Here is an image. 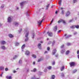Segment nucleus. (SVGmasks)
I'll return each mask as SVG.
<instances>
[{
    "instance_id": "nucleus-1",
    "label": "nucleus",
    "mask_w": 79,
    "mask_h": 79,
    "mask_svg": "<svg viewBox=\"0 0 79 79\" xmlns=\"http://www.w3.org/2000/svg\"><path fill=\"white\" fill-rule=\"evenodd\" d=\"M26 32H27V33L25 35V37H26V38L25 40V42H27V41L28 40V39H29V38L27 36H28V35H29V31H26Z\"/></svg>"
},
{
    "instance_id": "nucleus-2",
    "label": "nucleus",
    "mask_w": 79,
    "mask_h": 79,
    "mask_svg": "<svg viewBox=\"0 0 79 79\" xmlns=\"http://www.w3.org/2000/svg\"><path fill=\"white\" fill-rule=\"evenodd\" d=\"M45 16H44L43 17V19L41 20V21L39 20L38 21V26H40V25H41V24H42V21H44V20L45 19Z\"/></svg>"
},
{
    "instance_id": "nucleus-3",
    "label": "nucleus",
    "mask_w": 79,
    "mask_h": 79,
    "mask_svg": "<svg viewBox=\"0 0 79 79\" xmlns=\"http://www.w3.org/2000/svg\"><path fill=\"white\" fill-rule=\"evenodd\" d=\"M62 22L64 24H66V23L65 22V21L64 20H63L62 19H60L58 22V23H61Z\"/></svg>"
},
{
    "instance_id": "nucleus-4",
    "label": "nucleus",
    "mask_w": 79,
    "mask_h": 79,
    "mask_svg": "<svg viewBox=\"0 0 79 79\" xmlns=\"http://www.w3.org/2000/svg\"><path fill=\"white\" fill-rule=\"evenodd\" d=\"M70 14V13L69 11H68L66 12L65 13V16L66 17H68V16H69Z\"/></svg>"
},
{
    "instance_id": "nucleus-5",
    "label": "nucleus",
    "mask_w": 79,
    "mask_h": 79,
    "mask_svg": "<svg viewBox=\"0 0 79 79\" xmlns=\"http://www.w3.org/2000/svg\"><path fill=\"white\" fill-rule=\"evenodd\" d=\"M60 10H62L61 13L62 15H64V12L65 11L64 10H63V8L61 7L60 9Z\"/></svg>"
},
{
    "instance_id": "nucleus-6",
    "label": "nucleus",
    "mask_w": 79,
    "mask_h": 79,
    "mask_svg": "<svg viewBox=\"0 0 79 79\" xmlns=\"http://www.w3.org/2000/svg\"><path fill=\"white\" fill-rule=\"evenodd\" d=\"M47 34H48V36H49V37H52V35H53V33L52 32H50L49 31L47 32Z\"/></svg>"
},
{
    "instance_id": "nucleus-7",
    "label": "nucleus",
    "mask_w": 79,
    "mask_h": 79,
    "mask_svg": "<svg viewBox=\"0 0 79 79\" xmlns=\"http://www.w3.org/2000/svg\"><path fill=\"white\" fill-rule=\"evenodd\" d=\"M75 65V63L74 62H72L70 63V67H72V66H74Z\"/></svg>"
},
{
    "instance_id": "nucleus-8",
    "label": "nucleus",
    "mask_w": 79,
    "mask_h": 79,
    "mask_svg": "<svg viewBox=\"0 0 79 79\" xmlns=\"http://www.w3.org/2000/svg\"><path fill=\"white\" fill-rule=\"evenodd\" d=\"M64 36L66 39H68V38L71 37V35H67V34H66L64 35Z\"/></svg>"
},
{
    "instance_id": "nucleus-9",
    "label": "nucleus",
    "mask_w": 79,
    "mask_h": 79,
    "mask_svg": "<svg viewBox=\"0 0 79 79\" xmlns=\"http://www.w3.org/2000/svg\"><path fill=\"white\" fill-rule=\"evenodd\" d=\"M7 21L8 23H11V18L10 17H9L7 19Z\"/></svg>"
},
{
    "instance_id": "nucleus-10",
    "label": "nucleus",
    "mask_w": 79,
    "mask_h": 79,
    "mask_svg": "<svg viewBox=\"0 0 79 79\" xmlns=\"http://www.w3.org/2000/svg\"><path fill=\"white\" fill-rule=\"evenodd\" d=\"M25 3H26V2H22V3H20V5L22 8L23 6V5H24Z\"/></svg>"
},
{
    "instance_id": "nucleus-11",
    "label": "nucleus",
    "mask_w": 79,
    "mask_h": 79,
    "mask_svg": "<svg viewBox=\"0 0 79 79\" xmlns=\"http://www.w3.org/2000/svg\"><path fill=\"white\" fill-rule=\"evenodd\" d=\"M56 49H54L52 52L53 55H54L56 53Z\"/></svg>"
},
{
    "instance_id": "nucleus-12",
    "label": "nucleus",
    "mask_w": 79,
    "mask_h": 79,
    "mask_svg": "<svg viewBox=\"0 0 79 79\" xmlns=\"http://www.w3.org/2000/svg\"><path fill=\"white\" fill-rule=\"evenodd\" d=\"M29 10H27L26 12V15H27V16H29Z\"/></svg>"
},
{
    "instance_id": "nucleus-13",
    "label": "nucleus",
    "mask_w": 79,
    "mask_h": 79,
    "mask_svg": "<svg viewBox=\"0 0 79 79\" xmlns=\"http://www.w3.org/2000/svg\"><path fill=\"white\" fill-rule=\"evenodd\" d=\"M14 24L16 26H18L19 25V23L18 22H15L14 23Z\"/></svg>"
},
{
    "instance_id": "nucleus-14",
    "label": "nucleus",
    "mask_w": 79,
    "mask_h": 79,
    "mask_svg": "<svg viewBox=\"0 0 79 79\" xmlns=\"http://www.w3.org/2000/svg\"><path fill=\"white\" fill-rule=\"evenodd\" d=\"M38 47L39 48V49H41V44L39 43L38 45Z\"/></svg>"
},
{
    "instance_id": "nucleus-15",
    "label": "nucleus",
    "mask_w": 79,
    "mask_h": 79,
    "mask_svg": "<svg viewBox=\"0 0 79 79\" xmlns=\"http://www.w3.org/2000/svg\"><path fill=\"white\" fill-rule=\"evenodd\" d=\"M25 55H29V52L28 51H26L25 52Z\"/></svg>"
},
{
    "instance_id": "nucleus-16",
    "label": "nucleus",
    "mask_w": 79,
    "mask_h": 79,
    "mask_svg": "<svg viewBox=\"0 0 79 79\" xmlns=\"http://www.w3.org/2000/svg\"><path fill=\"white\" fill-rule=\"evenodd\" d=\"M1 48H2L3 50H5L6 48L4 45H2L1 47Z\"/></svg>"
},
{
    "instance_id": "nucleus-17",
    "label": "nucleus",
    "mask_w": 79,
    "mask_h": 79,
    "mask_svg": "<svg viewBox=\"0 0 79 79\" xmlns=\"http://www.w3.org/2000/svg\"><path fill=\"white\" fill-rule=\"evenodd\" d=\"M6 78L7 79H12V77L11 76H7L6 77Z\"/></svg>"
},
{
    "instance_id": "nucleus-18",
    "label": "nucleus",
    "mask_w": 79,
    "mask_h": 79,
    "mask_svg": "<svg viewBox=\"0 0 79 79\" xmlns=\"http://www.w3.org/2000/svg\"><path fill=\"white\" fill-rule=\"evenodd\" d=\"M57 30V26H56L55 27H54L53 29V30L54 31H56Z\"/></svg>"
},
{
    "instance_id": "nucleus-19",
    "label": "nucleus",
    "mask_w": 79,
    "mask_h": 79,
    "mask_svg": "<svg viewBox=\"0 0 79 79\" xmlns=\"http://www.w3.org/2000/svg\"><path fill=\"white\" fill-rule=\"evenodd\" d=\"M55 75H52V76L51 78V79H55Z\"/></svg>"
},
{
    "instance_id": "nucleus-20",
    "label": "nucleus",
    "mask_w": 79,
    "mask_h": 79,
    "mask_svg": "<svg viewBox=\"0 0 79 79\" xmlns=\"http://www.w3.org/2000/svg\"><path fill=\"white\" fill-rule=\"evenodd\" d=\"M6 44L5 41H1V44H2L3 45H4Z\"/></svg>"
},
{
    "instance_id": "nucleus-21",
    "label": "nucleus",
    "mask_w": 79,
    "mask_h": 79,
    "mask_svg": "<svg viewBox=\"0 0 79 79\" xmlns=\"http://www.w3.org/2000/svg\"><path fill=\"white\" fill-rule=\"evenodd\" d=\"M31 71L33 72H36L37 71V69H34L33 70H31Z\"/></svg>"
},
{
    "instance_id": "nucleus-22",
    "label": "nucleus",
    "mask_w": 79,
    "mask_h": 79,
    "mask_svg": "<svg viewBox=\"0 0 79 79\" xmlns=\"http://www.w3.org/2000/svg\"><path fill=\"white\" fill-rule=\"evenodd\" d=\"M64 66H62L61 68L60 69V70L61 71H62L64 70Z\"/></svg>"
},
{
    "instance_id": "nucleus-23",
    "label": "nucleus",
    "mask_w": 79,
    "mask_h": 79,
    "mask_svg": "<svg viewBox=\"0 0 79 79\" xmlns=\"http://www.w3.org/2000/svg\"><path fill=\"white\" fill-rule=\"evenodd\" d=\"M8 36L9 37H10V38H12V37H13V35H12L11 34H10L8 35Z\"/></svg>"
},
{
    "instance_id": "nucleus-24",
    "label": "nucleus",
    "mask_w": 79,
    "mask_h": 79,
    "mask_svg": "<svg viewBox=\"0 0 79 79\" xmlns=\"http://www.w3.org/2000/svg\"><path fill=\"white\" fill-rule=\"evenodd\" d=\"M42 60H43V59L42 58H40V59H39L38 60V62H40V61H41Z\"/></svg>"
},
{
    "instance_id": "nucleus-25",
    "label": "nucleus",
    "mask_w": 79,
    "mask_h": 79,
    "mask_svg": "<svg viewBox=\"0 0 79 79\" xmlns=\"http://www.w3.org/2000/svg\"><path fill=\"white\" fill-rule=\"evenodd\" d=\"M19 45V43L18 42H16L15 43V46H18Z\"/></svg>"
},
{
    "instance_id": "nucleus-26",
    "label": "nucleus",
    "mask_w": 79,
    "mask_h": 79,
    "mask_svg": "<svg viewBox=\"0 0 79 79\" xmlns=\"http://www.w3.org/2000/svg\"><path fill=\"white\" fill-rule=\"evenodd\" d=\"M71 29H74L75 28V25H73L70 27Z\"/></svg>"
},
{
    "instance_id": "nucleus-27",
    "label": "nucleus",
    "mask_w": 79,
    "mask_h": 79,
    "mask_svg": "<svg viewBox=\"0 0 79 79\" xmlns=\"http://www.w3.org/2000/svg\"><path fill=\"white\" fill-rule=\"evenodd\" d=\"M47 68L49 70H50L52 68V67L50 66H49V67H47Z\"/></svg>"
},
{
    "instance_id": "nucleus-28",
    "label": "nucleus",
    "mask_w": 79,
    "mask_h": 79,
    "mask_svg": "<svg viewBox=\"0 0 79 79\" xmlns=\"http://www.w3.org/2000/svg\"><path fill=\"white\" fill-rule=\"evenodd\" d=\"M4 69V67L3 66L0 67V70H3Z\"/></svg>"
},
{
    "instance_id": "nucleus-29",
    "label": "nucleus",
    "mask_w": 79,
    "mask_h": 79,
    "mask_svg": "<svg viewBox=\"0 0 79 79\" xmlns=\"http://www.w3.org/2000/svg\"><path fill=\"white\" fill-rule=\"evenodd\" d=\"M69 51H67L65 53V55H68L69 54Z\"/></svg>"
},
{
    "instance_id": "nucleus-30",
    "label": "nucleus",
    "mask_w": 79,
    "mask_h": 79,
    "mask_svg": "<svg viewBox=\"0 0 79 79\" xmlns=\"http://www.w3.org/2000/svg\"><path fill=\"white\" fill-rule=\"evenodd\" d=\"M49 5H50V4L47 5V6H46V10H47V9H48V6H49Z\"/></svg>"
},
{
    "instance_id": "nucleus-31",
    "label": "nucleus",
    "mask_w": 79,
    "mask_h": 79,
    "mask_svg": "<svg viewBox=\"0 0 79 79\" xmlns=\"http://www.w3.org/2000/svg\"><path fill=\"white\" fill-rule=\"evenodd\" d=\"M32 57H33L34 58H36V56H35V55L34 54L32 55Z\"/></svg>"
},
{
    "instance_id": "nucleus-32",
    "label": "nucleus",
    "mask_w": 79,
    "mask_h": 79,
    "mask_svg": "<svg viewBox=\"0 0 79 79\" xmlns=\"http://www.w3.org/2000/svg\"><path fill=\"white\" fill-rule=\"evenodd\" d=\"M75 27L77 29H79V25H75Z\"/></svg>"
},
{
    "instance_id": "nucleus-33",
    "label": "nucleus",
    "mask_w": 79,
    "mask_h": 79,
    "mask_svg": "<svg viewBox=\"0 0 79 79\" xmlns=\"http://www.w3.org/2000/svg\"><path fill=\"white\" fill-rule=\"evenodd\" d=\"M18 56V55L15 56L13 57V59H16V58H17Z\"/></svg>"
},
{
    "instance_id": "nucleus-34",
    "label": "nucleus",
    "mask_w": 79,
    "mask_h": 79,
    "mask_svg": "<svg viewBox=\"0 0 79 79\" xmlns=\"http://www.w3.org/2000/svg\"><path fill=\"white\" fill-rule=\"evenodd\" d=\"M32 39H34V32L32 34Z\"/></svg>"
},
{
    "instance_id": "nucleus-35",
    "label": "nucleus",
    "mask_w": 79,
    "mask_h": 79,
    "mask_svg": "<svg viewBox=\"0 0 79 79\" xmlns=\"http://www.w3.org/2000/svg\"><path fill=\"white\" fill-rule=\"evenodd\" d=\"M61 2H62V1L61 0H60V1H59V4L60 5H61Z\"/></svg>"
},
{
    "instance_id": "nucleus-36",
    "label": "nucleus",
    "mask_w": 79,
    "mask_h": 79,
    "mask_svg": "<svg viewBox=\"0 0 79 79\" xmlns=\"http://www.w3.org/2000/svg\"><path fill=\"white\" fill-rule=\"evenodd\" d=\"M25 47V44H23L22 47L21 48L22 49H23Z\"/></svg>"
},
{
    "instance_id": "nucleus-37",
    "label": "nucleus",
    "mask_w": 79,
    "mask_h": 79,
    "mask_svg": "<svg viewBox=\"0 0 79 79\" xmlns=\"http://www.w3.org/2000/svg\"><path fill=\"white\" fill-rule=\"evenodd\" d=\"M53 19H52L51 22V23L50 24H49V25H51V24H52V23H53Z\"/></svg>"
},
{
    "instance_id": "nucleus-38",
    "label": "nucleus",
    "mask_w": 79,
    "mask_h": 79,
    "mask_svg": "<svg viewBox=\"0 0 79 79\" xmlns=\"http://www.w3.org/2000/svg\"><path fill=\"white\" fill-rule=\"evenodd\" d=\"M67 46H70V45H71V44L69 43H68L67 44Z\"/></svg>"
},
{
    "instance_id": "nucleus-39",
    "label": "nucleus",
    "mask_w": 79,
    "mask_h": 79,
    "mask_svg": "<svg viewBox=\"0 0 79 79\" xmlns=\"http://www.w3.org/2000/svg\"><path fill=\"white\" fill-rule=\"evenodd\" d=\"M55 43V41H53L52 43V46H53V45H54Z\"/></svg>"
},
{
    "instance_id": "nucleus-40",
    "label": "nucleus",
    "mask_w": 79,
    "mask_h": 79,
    "mask_svg": "<svg viewBox=\"0 0 79 79\" xmlns=\"http://www.w3.org/2000/svg\"><path fill=\"white\" fill-rule=\"evenodd\" d=\"M77 2V0H73V3H76Z\"/></svg>"
},
{
    "instance_id": "nucleus-41",
    "label": "nucleus",
    "mask_w": 79,
    "mask_h": 79,
    "mask_svg": "<svg viewBox=\"0 0 79 79\" xmlns=\"http://www.w3.org/2000/svg\"><path fill=\"white\" fill-rule=\"evenodd\" d=\"M64 74L63 73H61V77H63L64 76Z\"/></svg>"
},
{
    "instance_id": "nucleus-42",
    "label": "nucleus",
    "mask_w": 79,
    "mask_h": 79,
    "mask_svg": "<svg viewBox=\"0 0 79 79\" xmlns=\"http://www.w3.org/2000/svg\"><path fill=\"white\" fill-rule=\"evenodd\" d=\"M76 72H77V70H74L73 71V73H75Z\"/></svg>"
},
{
    "instance_id": "nucleus-43",
    "label": "nucleus",
    "mask_w": 79,
    "mask_h": 79,
    "mask_svg": "<svg viewBox=\"0 0 79 79\" xmlns=\"http://www.w3.org/2000/svg\"><path fill=\"white\" fill-rule=\"evenodd\" d=\"M5 71H8V69L7 68H6L5 69Z\"/></svg>"
},
{
    "instance_id": "nucleus-44",
    "label": "nucleus",
    "mask_w": 79,
    "mask_h": 79,
    "mask_svg": "<svg viewBox=\"0 0 79 79\" xmlns=\"http://www.w3.org/2000/svg\"><path fill=\"white\" fill-rule=\"evenodd\" d=\"M65 52V50L64 49L63 50H62V53H64V52Z\"/></svg>"
},
{
    "instance_id": "nucleus-45",
    "label": "nucleus",
    "mask_w": 79,
    "mask_h": 79,
    "mask_svg": "<svg viewBox=\"0 0 79 79\" xmlns=\"http://www.w3.org/2000/svg\"><path fill=\"white\" fill-rule=\"evenodd\" d=\"M19 63H22V60H20L19 61Z\"/></svg>"
},
{
    "instance_id": "nucleus-46",
    "label": "nucleus",
    "mask_w": 79,
    "mask_h": 79,
    "mask_svg": "<svg viewBox=\"0 0 79 79\" xmlns=\"http://www.w3.org/2000/svg\"><path fill=\"white\" fill-rule=\"evenodd\" d=\"M73 34L74 35H76V34H77V32L75 31V32H74Z\"/></svg>"
},
{
    "instance_id": "nucleus-47",
    "label": "nucleus",
    "mask_w": 79,
    "mask_h": 79,
    "mask_svg": "<svg viewBox=\"0 0 79 79\" xmlns=\"http://www.w3.org/2000/svg\"><path fill=\"white\" fill-rule=\"evenodd\" d=\"M64 45H62L61 47H60V48H64Z\"/></svg>"
},
{
    "instance_id": "nucleus-48",
    "label": "nucleus",
    "mask_w": 79,
    "mask_h": 79,
    "mask_svg": "<svg viewBox=\"0 0 79 79\" xmlns=\"http://www.w3.org/2000/svg\"><path fill=\"white\" fill-rule=\"evenodd\" d=\"M21 31H22V29H20V30L19 31V33H20L21 32Z\"/></svg>"
},
{
    "instance_id": "nucleus-49",
    "label": "nucleus",
    "mask_w": 79,
    "mask_h": 79,
    "mask_svg": "<svg viewBox=\"0 0 79 79\" xmlns=\"http://www.w3.org/2000/svg\"><path fill=\"white\" fill-rule=\"evenodd\" d=\"M73 21V19L69 20V23H71V22H72V21Z\"/></svg>"
},
{
    "instance_id": "nucleus-50",
    "label": "nucleus",
    "mask_w": 79,
    "mask_h": 79,
    "mask_svg": "<svg viewBox=\"0 0 79 79\" xmlns=\"http://www.w3.org/2000/svg\"><path fill=\"white\" fill-rule=\"evenodd\" d=\"M47 69H45L44 70V72H47Z\"/></svg>"
},
{
    "instance_id": "nucleus-51",
    "label": "nucleus",
    "mask_w": 79,
    "mask_h": 79,
    "mask_svg": "<svg viewBox=\"0 0 79 79\" xmlns=\"http://www.w3.org/2000/svg\"><path fill=\"white\" fill-rule=\"evenodd\" d=\"M52 65H55V61H53V62L52 63Z\"/></svg>"
},
{
    "instance_id": "nucleus-52",
    "label": "nucleus",
    "mask_w": 79,
    "mask_h": 79,
    "mask_svg": "<svg viewBox=\"0 0 79 79\" xmlns=\"http://www.w3.org/2000/svg\"><path fill=\"white\" fill-rule=\"evenodd\" d=\"M47 49L48 50V51L49 50H50V47H48Z\"/></svg>"
},
{
    "instance_id": "nucleus-53",
    "label": "nucleus",
    "mask_w": 79,
    "mask_h": 79,
    "mask_svg": "<svg viewBox=\"0 0 79 79\" xmlns=\"http://www.w3.org/2000/svg\"><path fill=\"white\" fill-rule=\"evenodd\" d=\"M77 53L78 54H79V50H78V51H77Z\"/></svg>"
},
{
    "instance_id": "nucleus-54",
    "label": "nucleus",
    "mask_w": 79,
    "mask_h": 79,
    "mask_svg": "<svg viewBox=\"0 0 79 79\" xmlns=\"http://www.w3.org/2000/svg\"><path fill=\"white\" fill-rule=\"evenodd\" d=\"M61 30H59V31H58V33H60V32H61Z\"/></svg>"
},
{
    "instance_id": "nucleus-55",
    "label": "nucleus",
    "mask_w": 79,
    "mask_h": 79,
    "mask_svg": "<svg viewBox=\"0 0 79 79\" xmlns=\"http://www.w3.org/2000/svg\"><path fill=\"white\" fill-rule=\"evenodd\" d=\"M13 72L14 73H16V71H15V70H14Z\"/></svg>"
},
{
    "instance_id": "nucleus-56",
    "label": "nucleus",
    "mask_w": 79,
    "mask_h": 79,
    "mask_svg": "<svg viewBox=\"0 0 79 79\" xmlns=\"http://www.w3.org/2000/svg\"><path fill=\"white\" fill-rule=\"evenodd\" d=\"M52 44V41H50L49 42V44Z\"/></svg>"
},
{
    "instance_id": "nucleus-57",
    "label": "nucleus",
    "mask_w": 79,
    "mask_h": 79,
    "mask_svg": "<svg viewBox=\"0 0 79 79\" xmlns=\"http://www.w3.org/2000/svg\"><path fill=\"white\" fill-rule=\"evenodd\" d=\"M47 52H48L47 51H46L44 52V53L45 54L47 53Z\"/></svg>"
},
{
    "instance_id": "nucleus-58",
    "label": "nucleus",
    "mask_w": 79,
    "mask_h": 79,
    "mask_svg": "<svg viewBox=\"0 0 79 79\" xmlns=\"http://www.w3.org/2000/svg\"><path fill=\"white\" fill-rule=\"evenodd\" d=\"M33 64H35V62H33Z\"/></svg>"
},
{
    "instance_id": "nucleus-59",
    "label": "nucleus",
    "mask_w": 79,
    "mask_h": 79,
    "mask_svg": "<svg viewBox=\"0 0 79 79\" xmlns=\"http://www.w3.org/2000/svg\"><path fill=\"white\" fill-rule=\"evenodd\" d=\"M57 13H58V11H56V14H57Z\"/></svg>"
},
{
    "instance_id": "nucleus-60",
    "label": "nucleus",
    "mask_w": 79,
    "mask_h": 79,
    "mask_svg": "<svg viewBox=\"0 0 79 79\" xmlns=\"http://www.w3.org/2000/svg\"><path fill=\"white\" fill-rule=\"evenodd\" d=\"M2 26V24L0 23V26Z\"/></svg>"
},
{
    "instance_id": "nucleus-61",
    "label": "nucleus",
    "mask_w": 79,
    "mask_h": 79,
    "mask_svg": "<svg viewBox=\"0 0 79 79\" xmlns=\"http://www.w3.org/2000/svg\"><path fill=\"white\" fill-rule=\"evenodd\" d=\"M2 8H3V7H4V6H1Z\"/></svg>"
},
{
    "instance_id": "nucleus-62",
    "label": "nucleus",
    "mask_w": 79,
    "mask_h": 79,
    "mask_svg": "<svg viewBox=\"0 0 79 79\" xmlns=\"http://www.w3.org/2000/svg\"><path fill=\"white\" fill-rule=\"evenodd\" d=\"M29 69H27V72H29Z\"/></svg>"
},
{
    "instance_id": "nucleus-63",
    "label": "nucleus",
    "mask_w": 79,
    "mask_h": 79,
    "mask_svg": "<svg viewBox=\"0 0 79 79\" xmlns=\"http://www.w3.org/2000/svg\"><path fill=\"white\" fill-rule=\"evenodd\" d=\"M77 57H78V58H79V55H78L77 56Z\"/></svg>"
},
{
    "instance_id": "nucleus-64",
    "label": "nucleus",
    "mask_w": 79,
    "mask_h": 79,
    "mask_svg": "<svg viewBox=\"0 0 79 79\" xmlns=\"http://www.w3.org/2000/svg\"><path fill=\"white\" fill-rule=\"evenodd\" d=\"M2 74H1L0 75H1V77H2Z\"/></svg>"
}]
</instances>
